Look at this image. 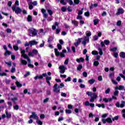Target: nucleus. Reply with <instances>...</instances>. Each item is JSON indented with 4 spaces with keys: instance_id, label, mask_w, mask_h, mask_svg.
Listing matches in <instances>:
<instances>
[{
    "instance_id": "obj_1",
    "label": "nucleus",
    "mask_w": 125,
    "mask_h": 125,
    "mask_svg": "<svg viewBox=\"0 0 125 125\" xmlns=\"http://www.w3.org/2000/svg\"><path fill=\"white\" fill-rule=\"evenodd\" d=\"M11 96H13V98H11V100L12 101V102H13V103H14V104H15V105L13 106V108L14 110L18 111V110H19V105L17 104L16 103V101L18 100V97L19 96L18 95V93H16L15 95L13 94H11Z\"/></svg>"
},
{
    "instance_id": "obj_2",
    "label": "nucleus",
    "mask_w": 125,
    "mask_h": 125,
    "mask_svg": "<svg viewBox=\"0 0 125 125\" xmlns=\"http://www.w3.org/2000/svg\"><path fill=\"white\" fill-rule=\"evenodd\" d=\"M21 57H23L24 58V59H26L28 62V66L29 68H34V65L31 64V59H30V58H29V56H28V55H27L25 53H26V51H25V50H21Z\"/></svg>"
},
{
    "instance_id": "obj_3",
    "label": "nucleus",
    "mask_w": 125,
    "mask_h": 125,
    "mask_svg": "<svg viewBox=\"0 0 125 125\" xmlns=\"http://www.w3.org/2000/svg\"><path fill=\"white\" fill-rule=\"evenodd\" d=\"M28 36L29 37H36L37 35H38V31H37V29L33 28H30L27 30Z\"/></svg>"
},
{
    "instance_id": "obj_4",
    "label": "nucleus",
    "mask_w": 125,
    "mask_h": 125,
    "mask_svg": "<svg viewBox=\"0 0 125 125\" xmlns=\"http://www.w3.org/2000/svg\"><path fill=\"white\" fill-rule=\"evenodd\" d=\"M86 94L88 96H90V102H94L95 99L98 97L97 95L95 93H92V92H86Z\"/></svg>"
},
{
    "instance_id": "obj_5",
    "label": "nucleus",
    "mask_w": 125,
    "mask_h": 125,
    "mask_svg": "<svg viewBox=\"0 0 125 125\" xmlns=\"http://www.w3.org/2000/svg\"><path fill=\"white\" fill-rule=\"evenodd\" d=\"M35 55H38L39 57L41 58V55L39 54V52L37 49H33L32 52H29L28 56H31V57H34Z\"/></svg>"
},
{
    "instance_id": "obj_6",
    "label": "nucleus",
    "mask_w": 125,
    "mask_h": 125,
    "mask_svg": "<svg viewBox=\"0 0 125 125\" xmlns=\"http://www.w3.org/2000/svg\"><path fill=\"white\" fill-rule=\"evenodd\" d=\"M54 51L56 56H60L62 58L65 57V54L62 52H59L58 49L55 48Z\"/></svg>"
},
{
    "instance_id": "obj_7",
    "label": "nucleus",
    "mask_w": 125,
    "mask_h": 125,
    "mask_svg": "<svg viewBox=\"0 0 125 125\" xmlns=\"http://www.w3.org/2000/svg\"><path fill=\"white\" fill-rule=\"evenodd\" d=\"M12 9L13 11H15L16 14H19V13H21L22 10L19 7H17L16 8V6H13L12 7Z\"/></svg>"
},
{
    "instance_id": "obj_8",
    "label": "nucleus",
    "mask_w": 125,
    "mask_h": 125,
    "mask_svg": "<svg viewBox=\"0 0 125 125\" xmlns=\"http://www.w3.org/2000/svg\"><path fill=\"white\" fill-rule=\"evenodd\" d=\"M43 77H47V74L46 73H43L42 75H37L34 77V80L37 81L38 79L39 80H42L43 79Z\"/></svg>"
},
{
    "instance_id": "obj_9",
    "label": "nucleus",
    "mask_w": 125,
    "mask_h": 125,
    "mask_svg": "<svg viewBox=\"0 0 125 125\" xmlns=\"http://www.w3.org/2000/svg\"><path fill=\"white\" fill-rule=\"evenodd\" d=\"M58 84L57 83L55 84L53 87V91L55 92V93L58 94L60 93V89L59 88H57Z\"/></svg>"
},
{
    "instance_id": "obj_10",
    "label": "nucleus",
    "mask_w": 125,
    "mask_h": 125,
    "mask_svg": "<svg viewBox=\"0 0 125 125\" xmlns=\"http://www.w3.org/2000/svg\"><path fill=\"white\" fill-rule=\"evenodd\" d=\"M102 122L103 123V124H105L106 123H108L109 124H111L113 123V121H112V119L110 118H108L106 119H103L102 120Z\"/></svg>"
},
{
    "instance_id": "obj_11",
    "label": "nucleus",
    "mask_w": 125,
    "mask_h": 125,
    "mask_svg": "<svg viewBox=\"0 0 125 125\" xmlns=\"http://www.w3.org/2000/svg\"><path fill=\"white\" fill-rule=\"evenodd\" d=\"M59 68L60 69V73L61 74H64L65 73V70L67 69L66 67L64 65H61L59 66Z\"/></svg>"
},
{
    "instance_id": "obj_12",
    "label": "nucleus",
    "mask_w": 125,
    "mask_h": 125,
    "mask_svg": "<svg viewBox=\"0 0 125 125\" xmlns=\"http://www.w3.org/2000/svg\"><path fill=\"white\" fill-rule=\"evenodd\" d=\"M41 12L42 13L44 19H46V18H47V16H48V14L46 13V10L44 9H42Z\"/></svg>"
},
{
    "instance_id": "obj_13",
    "label": "nucleus",
    "mask_w": 125,
    "mask_h": 125,
    "mask_svg": "<svg viewBox=\"0 0 125 125\" xmlns=\"http://www.w3.org/2000/svg\"><path fill=\"white\" fill-rule=\"evenodd\" d=\"M125 13V10L122 8H119L117 10V12L116 14V15H120V14H124Z\"/></svg>"
},
{
    "instance_id": "obj_14",
    "label": "nucleus",
    "mask_w": 125,
    "mask_h": 125,
    "mask_svg": "<svg viewBox=\"0 0 125 125\" xmlns=\"http://www.w3.org/2000/svg\"><path fill=\"white\" fill-rule=\"evenodd\" d=\"M30 118L36 120V121L39 120V116H38V115L36 114L35 112H32V115H30Z\"/></svg>"
},
{
    "instance_id": "obj_15",
    "label": "nucleus",
    "mask_w": 125,
    "mask_h": 125,
    "mask_svg": "<svg viewBox=\"0 0 125 125\" xmlns=\"http://www.w3.org/2000/svg\"><path fill=\"white\" fill-rule=\"evenodd\" d=\"M81 42H82V38H79L76 42L74 43V45H75V47H78V46H79V44H80Z\"/></svg>"
},
{
    "instance_id": "obj_16",
    "label": "nucleus",
    "mask_w": 125,
    "mask_h": 125,
    "mask_svg": "<svg viewBox=\"0 0 125 125\" xmlns=\"http://www.w3.org/2000/svg\"><path fill=\"white\" fill-rule=\"evenodd\" d=\"M5 113L7 119H10V118H11V113L10 112H8V110H5Z\"/></svg>"
},
{
    "instance_id": "obj_17",
    "label": "nucleus",
    "mask_w": 125,
    "mask_h": 125,
    "mask_svg": "<svg viewBox=\"0 0 125 125\" xmlns=\"http://www.w3.org/2000/svg\"><path fill=\"white\" fill-rule=\"evenodd\" d=\"M71 23L74 25V27H78V26H79V21L76 20H72Z\"/></svg>"
},
{
    "instance_id": "obj_18",
    "label": "nucleus",
    "mask_w": 125,
    "mask_h": 125,
    "mask_svg": "<svg viewBox=\"0 0 125 125\" xmlns=\"http://www.w3.org/2000/svg\"><path fill=\"white\" fill-rule=\"evenodd\" d=\"M21 63V65H24L25 66L28 64V62L26 60H23L22 58L20 59Z\"/></svg>"
},
{
    "instance_id": "obj_19",
    "label": "nucleus",
    "mask_w": 125,
    "mask_h": 125,
    "mask_svg": "<svg viewBox=\"0 0 125 125\" xmlns=\"http://www.w3.org/2000/svg\"><path fill=\"white\" fill-rule=\"evenodd\" d=\"M30 46H33V45H35L38 44V42L36 41H31L29 42Z\"/></svg>"
},
{
    "instance_id": "obj_20",
    "label": "nucleus",
    "mask_w": 125,
    "mask_h": 125,
    "mask_svg": "<svg viewBox=\"0 0 125 125\" xmlns=\"http://www.w3.org/2000/svg\"><path fill=\"white\" fill-rule=\"evenodd\" d=\"M29 9L32 10L34 8L33 4H32V1H29L28 2Z\"/></svg>"
},
{
    "instance_id": "obj_21",
    "label": "nucleus",
    "mask_w": 125,
    "mask_h": 125,
    "mask_svg": "<svg viewBox=\"0 0 125 125\" xmlns=\"http://www.w3.org/2000/svg\"><path fill=\"white\" fill-rule=\"evenodd\" d=\"M12 52L7 50L4 54V56H7V55H11Z\"/></svg>"
},
{
    "instance_id": "obj_22",
    "label": "nucleus",
    "mask_w": 125,
    "mask_h": 125,
    "mask_svg": "<svg viewBox=\"0 0 125 125\" xmlns=\"http://www.w3.org/2000/svg\"><path fill=\"white\" fill-rule=\"evenodd\" d=\"M83 61H84V59L83 58H80L76 59V62L78 63H80V62H83Z\"/></svg>"
},
{
    "instance_id": "obj_23",
    "label": "nucleus",
    "mask_w": 125,
    "mask_h": 125,
    "mask_svg": "<svg viewBox=\"0 0 125 125\" xmlns=\"http://www.w3.org/2000/svg\"><path fill=\"white\" fill-rule=\"evenodd\" d=\"M13 47L15 51H17L19 49V47L18 46V45H17V44L14 45Z\"/></svg>"
},
{
    "instance_id": "obj_24",
    "label": "nucleus",
    "mask_w": 125,
    "mask_h": 125,
    "mask_svg": "<svg viewBox=\"0 0 125 125\" xmlns=\"http://www.w3.org/2000/svg\"><path fill=\"white\" fill-rule=\"evenodd\" d=\"M32 20H33V17L31 15H28L27 17L28 22H32Z\"/></svg>"
},
{
    "instance_id": "obj_25",
    "label": "nucleus",
    "mask_w": 125,
    "mask_h": 125,
    "mask_svg": "<svg viewBox=\"0 0 125 125\" xmlns=\"http://www.w3.org/2000/svg\"><path fill=\"white\" fill-rule=\"evenodd\" d=\"M120 56L121 57V58L125 59V53L124 52H121L120 53Z\"/></svg>"
},
{
    "instance_id": "obj_26",
    "label": "nucleus",
    "mask_w": 125,
    "mask_h": 125,
    "mask_svg": "<svg viewBox=\"0 0 125 125\" xmlns=\"http://www.w3.org/2000/svg\"><path fill=\"white\" fill-rule=\"evenodd\" d=\"M125 106V101H122L120 104V108H124Z\"/></svg>"
},
{
    "instance_id": "obj_27",
    "label": "nucleus",
    "mask_w": 125,
    "mask_h": 125,
    "mask_svg": "<svg viewBox=\"0 0 125 125\" xmlns=\"http://www.w3.org/2000/svg\"><path fill=\"white\" fill-rule=\"evenodd\" d=\"M120 117L119 115H117L114 118H112V121L115 122V121H118L119 120V118Z\"/></svg>"
},
{
    "instance_id": "obj_28",
    "label": "nucleus",
    "mask_w": 125,
    "mask_h": 125,
    "mask_svg": "<svg viewBox=\"0 0 125 125\" xmlns=\"http://www.w3.org/2000/svg\"><path fill=\"white\" fill-rule=\"evenodd\" d=\"M94 83H95V80L90 79L89 80V83L90 84H93Z\"/></svg>"
},
{
    "instance_id": "obj_29",
    "label": "nucleus",
    "mask_w": 125,
    "mask_h": 125,
    "mask_svg": "<svg viewBox=\"0 0 125 125\" xmlns=\"http://www.w3.org/2000/svg\"><path fill=\"white\" fill-rule=\"evenodd\" d=\"M16 84L18 87H21L22 86V84L20 83L18 81L16 82Z\"/></svg>"
},
{
    "instance_id": "obj_30",
    "label": "nucleus",
    "mask_w": 125,
    "mask_h": 125,
    "mask_svg": "<svg viewBox=\"0 0 125 125\" xmlns=\"http://www.w3.org/2000/svg\"><path fill=\"white\" fill-rule=\"evenodd\" d=\"M86 37H90L91 36V32L89 31H87L85 33Z\"/></svg>"
},
{
    "instance_id": "obj_31",
    "label": "nucleus",
    "mask_w": 125,
    "mask_h": 125,
    "mask_svg": "<svg viewBox=\"0 0 125 125\" xmlns=\"http://www.w3.org/2000/svg\"><path fill=\"white\" fill-rule=\"evenodd\" d=\"M61 10L62 12H66L67 11V8L65 6H63L62 7Z\"/></svg>"
},
{
    "instance_id": "obj_32",
    "label": "nucleus",
    "mask_w": 125,
    "mask_h": 125,
    "mask_svg": "<svg viewBox=\"0 0 125 125\" xmlns=\"http://www.w3.org/2000/svg\"><path fill=\"white\" fill-rule=\"evenodd\" d=\"M83 41H84L86 42H89V38L85 37H84Z\"/></svg>"
},
{
    "instance_id": "obj_33",
    "label": "nucleus",
    "mask_w": 125,
    "mask_h": 125,
    "mask_svg": "<svg viewBox=\"0 0 125 125\" xmlns=\"http://www.w3.org/2000/svg\"><path fill=\"white\" fill-rule=\"evenodd\" d=\"M94 22V25H97L98 23H99V20L98 19H96L93 21Z\"/></svg>"
},
{
    "instance_id": "obj_34",
    "label": "nucleus",
    "mask_w": 125,
    "mask_h": 125,
    "mask_svg": "<svg viewBox=\"0 0 125 125\" xmlns=\"http://www.w3.org/2000/svg\"><path fill=\"white\" fill-rule=\"evenodd\" d=\"M60 3L61 4H62V5H66V4H67V2H65V0H61Z\"/></svg>"
},
{
    "instance_id": "obj_35",
    "label": "nucleus",
    "mask_w": 125,
    "mask_h": 125,
    "mask_svg": "<svg viewBox=\"0 0 125 125\" xmlns=\"http://www.w3.org/2000/svg\"><path fill=\"white\" fill-rule=\"evenodd\" d=\"M104 42L105 45H108V44H110V41L109 40H104Z\"/></svg>"
},
{
    "instance_id": "obj_36",
    "label": "nucleus",
    "mask_w": 125,
    "mask_h": 125,
    "mask_svg": "<svg viewBox=\"0 0 125 125\" xmlns=\"http://www.w3.org/2000/svg\"><path fill=\"white\" fill-rule=\"evenodd\" d=\"M67 2L69 3L70 5H73L74 4V2H73V0H66Z\"/></svg>"
},
{
    "instance_id": "obj_37",
    "label": "nucleus",
    "mask_w": 125,
    "mask_h": 125,
    "mask_svg": "<svg viewBox=\"0 0 125 125\" xmlns=\"http://www.w3.org/2000/svg\"><path fill=\"white\" fill-rule=\"evenodd\" d=\"M7 104L9 106V109H11V107H12V103H11V102H8Z\"/></svg>"
},
{
    "instance_id": "obj_38",
    "label": "nucleus",
    "mask_w": 125,
    "mask_h": 125,
    "mask_svg": "<svg viewBox=\"0 0 125 125\" xmlns=\"http://www.w3.org/2000/svg\"><path fill=\"white\" fill-rule=\"evenodd\" d=\"M37 123L38 124V125H42V122L41 121V120H40V119H37Z\"/></svg>"
},
{
    "instance_id": "obj_39",
    "label": "nucleus",
    "mask_w": 125,
    "mask_h": 125,
    "mask_svg": "<svg viewBox=\"0 0 125 125\" xmlns=\"http://www.w3.org/2000/svg\"><path fill=\"white\" fill-rule=\"evenodd\" d=\"M53 40V37H52V36H49L48 40V42H49V43L51 42Z\"/></svg>"
},
{
    "instance_id": "obj_40",
    "label": "nucleus",
    "mask_w": 125,
    "mask_h": 125,
    "mask_svg": "<svg viewBox=\"0 0 125 125\" xmlns=\"http://www.w3.org/2000/svg\"><path fill=\"white\" fill-rule=\"evenodd\" d=\"M94 65L96 66V67H97V66H98V65H99V62L97 61H95L94 62Z\"/></svg>"
},
{
    "instance_id": "obj_41",
    "label": "nucleus",
    "mask_w": 125,
    "mask_h": 125,
    "mask_svg": "<svg viewBox=\"0 0 125 125\" xmlns=\"http://www.w3.org/2000/svg\"><path fill=\"white\" fill-rule=\"evenodd\" d=\"M81 69H83V65L82 64H79L77 67V70L81 71Z\"/></svg>"
},
{
    "instance_id": "obj_42",
    "label": "nucleus",
    "mask_w": 125,
    "mask_h": 125,
    "mask_svg": "<svg viewBox=\"0 0 125 125\" xmlns=\"http://www.w3.org/2000/svg\"><path fill=\"white\" fill-rule=\"evenodd\" d=\"M47 11L49 15L51 16L53 14V12H52V10L51 9H48Z\"/></svg>"
},
{
    "instance_id": "obj_43",
    "label": "nucleus",
    "mask_w": 125,
    "mask_h": 125,
    "mask_svg": "<svg viewBox=\"0 0 125 125\" xmlns=\"http://www.w3.org/2000/svg\"><path fill=\"white\" fill-rule=\"evenodd\" d=\"M110 91L111 89H110V88H108L105 91V94H109V93H110Z\"/></svg>"
},
{
    "instance_id": "obj_44",
    "label": "nucleus",
    "mask_w": 125,
    "mask_h": 125,
    "mask_svg": "<svg viewBox=\"0 0 125 125\" xmlns=\"http://www.w3.org/2000/svg\"><path fill=\"white\" fill-rule=\"evenodd\" d=\"M92 54L93 55H98V52L96 50H94L92 52Z\"/></svg>"
},
{
    "instance_id": "obj_45",
    "label": "nucleus",
    "mask_w": 125,
    "mask_h": 125,
    "mask_svg": "<svg viewBox=\"0 0 125 125\" xmlns=\"http://www.w3.org/2000/svg\"><path fill=\"white\" fill-rule=\"evenodd\" d=\"M114 95L115 96H119V91L118 90H115L114 92Z\"/></svg>"
},
{
    "instance_id": "obj_46",
    "label": "nucleus",
    "mask_w": 125,
    "mask_h": 125,
    "mask_svg": "<svg viewBox=\"0 0 125 125\" xmlns=\"http://www.w3.org/2000/svg\"><path fill=\"white\" fill-rule=\"evenodd\" d=\"M88 116H89V118H92V119H93V117H95V115L92 114V113H90L89 114Z\"/></svg>"
},
{
    "instance_id": "obj_47",
    "label": "nucleus",
    "mask_w": 125,
    "mask_h": 125,
    "mask_svg": "<svg viewBox=\"0 0 125 125\" xmlns=\"http://www.w3.org/2000/svg\"><path fill=\"white\" fill-rule=\"evenodd\" d=\"M98 50L99 51L100 55H103V51H102V49H101L100 48H99Z\"/></svg>"
},
{
    "instance_id": "obj_48",
    "label": "nucleus",
    "mask_w": 125,
    "mask_h": 125,
    "mask_svg": "<svg viewBox=\"0 0 125 125\" xmlns=\"http://www.w3.org/2000/svg\"><path fill=\"white\" fill-rule=\"evenodd\" d=\"M4 76L6 77V76H7V74L4 73V72H3V73L0 72V77H3Z\"/></svg>"
},
{
    "instance_id": "obj_49",
    "label": "nucleus",
    "mask_w": 125,
    "mask_h": 125,
    "mask_svg": "<svg viewBox=\"0 0 125 125\" xmlns=\"http://www.w3.org/2000/svg\"><path fill=\"white\" fill-rule=\"evenodd\" d=\"M66 114H72V111L69 109H65Z\"/></svg>"
},
{
    "instance_id": "obj_50",
    "label": "nucleus",
    "mask_w": 125,
    "mask_h": 125,
    "mask_svg": "<svg viewBox=\"0 0 125 125\" xmlns=\"http://www.w3.org/2000/svg\"><path fill=\"white\" fill-rule=\"evenodd\" d=\"M117 26H121L122 25V21H118L116 23Z\"/></svg>"
},
{
    "instance_id": "obj_51",
    "label": "nucleus",
    "mask_w": 125,
    "mask_h": 125,
    "mask_svg": "<svg viewBox=\"0 0 125 125\" xmlns=\"http://www.w3.org/2000/svg\"><path fill=\"white\" fill-rule=\"evenodd\" d=\"M69 63V58H67L65 60L64 64V65H68V64Z\"/></svg>"
},
{
    "instance_id": "obj_52",
    "label": "nucleus",
    "mask_w": 125,
    "mask_h": 125,
    "mask_svg": "<svg viewBox=\"0 0 125 125\" xmlns=\"http://www.w3.org/2000/svg\"><path fill=\"white\" fill-rule=\"evenodd\" d=\"M61 96L62 97H66L67 96V94H66L65 93L62 92L61 94Z\"/></svg>"
},
{
    "instance_id": "obj_53",
    "label": "nucleus",
    "mask_w": 125,
    "mask_h": 125,
    "mask_svg": "<svg viewBox=\"0 0 125 125\" xmlns=\"http://www.w3.org/2000/svg\"><path fill=\"white\" fill-rule=\"evenodd\" d=\"M90 15V14H89V12L88 11L84 13V16H86V17H89Z\"/></svg>"
},
{
    "instance_id": "obj_54",
    "label": "nucleus",
    "mask_w": 125,
    "mask_h": 125,
    "mask_svg": "<svg viewBox=\"0 0 125 125\" xmlns=\"http://www.w3.org/2000/svg\"><path fill=\"white\" fill-rule=\"evenodd\" d=\"M77 19H78L79 20H83V16L78 15L77 16Z\"/></svg>"
},
{
    "instance_id": "obj_55",
    "label": "nucleus",
    "mask_w": 125,
    "mask_h": 125,
    "mask_svg": "<svg viewBox=\"0 0 125 125\" xmlns=\"http://www.w3.org/2000/svg\"><path fill=\"white\" fill-rule=\"evenodd\" d=\"M57 46H58V49L61 50L62 49V45H61V44H57Z\"/></svg>"
},
{
    "instance_id": "obj_56",
    "label": "nucleus",
    "mask_w": 125,
    "mask_h": 125,
    "mask_svg": "<svg viewBox=\"0 0 125 125\" xmlns=\"http://www.w3.org/2000/svg\"><path fill=\"white\" fill-rule=\"evenodd\" d=\"M5 64H6L9 67H11V62H5Z\"/></svg>"
},
{
    "instance_id": "obj_57",
    "label": "nucleus",
    "mask_w": 125,
    "mask_h": 125,
    "mask_svg": "<svg viewBox=\"0 0 125 125\" xmlns=\"http://www.w3.org/2000/svg\"><path fill=\"white\" fill-rule=\"evenodd\" d=\"M90 104V103H89V102H88V101H86L84 103L85 106H89Z\"/></svg>"
},
{
    "instance_id": "obj_58",
    "label": "nucleus",
    "mask_w": 125,
    "mask_h": 125,
    "mask_svg": "<svg viewBox=\"0 0 125 125\" xmlns=\"http://www.w3.org/2000/svg\"><path fill=\"white\" fill-rule=\"evenodd\" d=\"M64 82H65V83H67V82H71V77H68L67 79L64 80Z\"/></svg>"
},
{
    "instance_id": "obj_59",
    "label": "nucleus",
    "mask_w": 125,
    "mask_h": 125,
    "mask_svg": "<svg viewBox=\"0 0 125 125\" xmlns=\"http://www.w3.org/2000/svg\"><path fill=\"white\" fill-rule=\"evenodd\" d=\"M16 71V69L15 67H12V69H11V73H14Z\"/></svg>"
},
{
    "instance_id": "obj_60",
    "label": "nucleus",
    "mask_w": 125,
    "mask_h": 125,
    "mask_svg": "<svg viewBox=\"0 0 125 125\" xmlns=\"http://www.w3.org/2000/svg\"><path fill=\"white\" fill-rule=\"evenodd\" d=\"M64 87V83H61L60 85H59V88H62Z\"/></svg>"
},
{
    "instance_id": "obj_61",
    "label": "nucleus",
    "mask_w": 125,
    "mask_h": 125,
    "mask_svg": "<svg viewBox=\"0 0 125 125\" xmlns=\"http://www.w3.org/2000/svg\"><path fill=\"white\" fill-rule=\"evenodd\" d=\"M74 2L75 4H79L80 3V0H74Z\"/></svg>"
},
{
    "instance_id": "obj_62",
    "label": "nucleus",
    "mask_w": 125,
    "mask_h": 125,
    "mask_svg": "<svg viewBox=\"0 0 125 125\" xmlns=\"http://www.w3.org/2000/svg\"><path fill=\"white\" fill-rule=\"evenodd\" d=\"M111 82L112 83L114 84H118V82H116V80H114V79H112L111 80Z\"/></svg>"
},
{
    "instance_id": "obj_63",
    "label": "nucleus",
    "mask_w": 125,
    "mask_h": 125,
    "mask_svg": "<svg viewBox=\"0 0 125 125\" xmlns=\"http://www.w3.org/2000/svg\"><path fill=\"white\" fill-rule=\"evenodd\" d=\"M117 48L116 47L112 48L110 49V51H112L114 52L115 51H117Z\"/></svg>"
},
{
    "instance_id": "obj_64",
    "label": "nucleus",
    "mask_w": 125,
    "mask_h": 125,
    "mask_svg": "<svg viewBox=\"0 0 125 125\" xmlns=\"http://www.w3.org/2000/svg\"><path fill=\"white\" fill-rule=\"evenodd\" d=\"M114 74L113 73H111L109 74V77L110 78L111 80L113 79L114 78Z\"/></svg>"
}]
</instances>
